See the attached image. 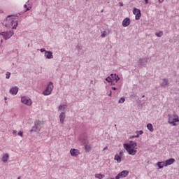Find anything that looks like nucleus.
I'll return each mask as SVG.
<instances>
[{
  "instance_id": "58836bf2",
  "label": "nucleus",
  "mask_w": 179,
  "mask_h": 179,
  "mask_svg": "<svg viewBox=\"0 0 179 179\" xmlns=\"http://www.w3.org/2000/svg\"><path fill=\"white\" fill-rule=\"evenodd\" d=\"M17 179H20V176L17 178Z\"/></svg>"
},
{
  "instance_id": "c03bdc74",
  "label": "nucleus",
  "mask_w": 179,
  "mask_h": 179,
  "mask_svg": "<svg viewBox=\"0 0 179 179\" xmlns=\"http://www.w3.org/2000/svg\"><path fill=\"white\" fill-rule=\"evenodd\" d=\"M111 179H114V178H111Z\"/></svg>"
},
{
  "instance_id": "6e6552de",
  "label": "nucleus",
  "mask_w": 179,
  "mask_h": 179,
  "mask_svg": "<svg viewBox=\"0 0 179 179\" xmlns=\"http://www.w3.org/2000/svg\"><path fill=\"white\" fill-rule=\"evenodd\" d=\"M124 151H120L119 154H116L114 157V160H116L117 163H121L122 162V157H124Z\"/></svg>"
},
{
  "instance_id": "37998d69",
  "label": "nucleus",
  "mask_w": 179,
  "mask_h": 179,
  "mask_svg": "<svg viewBox=\"0 0 179 179\" xmlns=\"http://www.w3.org/2000/svg\"><path fill=\"white\" fill-rule=\"evenodd\" d=\"M5 100H6V98H5Z\"/></svg>"
},
{
  "instance_id": "79ce46f5",
  "label": "nucleus",
  "mask_w": 179,
  "mask_h": 179,
  "mask_svg": "<svg viewBox=\"0 0 179 179\" xmlns=\"http://www.w3.org/2000/svg\"><path fill=\"white\" fill-rule=\"evenodd\" d=\"M37 127L36 126V129Z\"/></svg>"
},
{
  "instance_id": "393cba45",
  "label": "nucleus",
  "mask_w": 179,
  "mask_h": 179,
  "mask_svg": "<svg viewBox=\"0 0 179 179\" xmlns=\"http://www.w3.org/2000/svg\"><path fill=\"white\" fill-rule=\"evenodd\" d=\"M24 8L26 9V11L27 10H30V9H31V6H27V5H24Z\"/></svg>"
},
{
  "instance_id": "cd10ccee",
  "label": "nucleus",
  "mask_w": 179,
  "mask_h": 179,
  "mask_svg": "<svg viewBox=\"0 0 179 179\" xmlns=\"http://www.w3.org/2000/svg\"><path fill=\"white\" fill-rule=\"evenodd\" d=\"M6 75V79H9V78H10V73L7 72Z\"/></svg>"
},
{
  "instance_id": "39448f33",
  "label": "nucleus",
  "mask_w": 179,
  "mask_h": 179,
  "mask_svg": "<svg viewBox=\"0 0 179 179\" xmlns=\"http://www.w3.org/2000/svg\"><path fill=\"white\" fill-rule=\"evenodd\" d=\"M15 33L12 31L8 32H0V38H3L4 40H9Z\"/></svg>"
},
{
  "instance_id": "7c9ffc66",
  "label": "nucleus",
  "mask_w": 179,
  "mask_h": 179,
  "mask_svg": "<svg viewBox=\"0 0 179 179\" xmlns=\"http://www.w3.org/2000/svg\"><path fill=\"white\" fill-rule=\"evenodd\" d=\"M40 51H41V52H45L46 50L42 48L40 50Z\"/></svg>"
},
{
  "instance_id": "4c0bfd02",
  "label": "nucleus",
  "mask_w": 179,
  "mask_h": 179,
  "mask_svg": "<svg viewBox=\"0 0 179 179\" xmlns=\"http://www.w3.org/2000/svg\"><path fill=\"white\" fill-rule=\"evenodd\" d=\"M36 131V130L34 129V127L33 128V129H32V130H31V131Z\"/></svg>"
},
{
  "instance_id": "aec40b11",
  "label": "nucleus",
  "mask_w": 179,
  "mask_h": 179,
  "mask_svg": "<svg viewBox=\"0 0 179 179\" xmlns=\"http://www.w3.org/2000/svg\"><path fill=\"white\" fill-rule=\"evenodd\" d=\"M137 135L136 136H133L132 138H139V135H142L143 134V131L140 130L138 131H136Z\"/></svg>"
},
{
  "instance_id": "4be33fe9",
  "label": "nucleus",
  "mask_w": 179,
  "mask_h": 179,
  "mask_svg": "<svg viewBox=\"0 0 179 179\" xmlns=\"http://www.w3.org/2000/svg\"><path fill=\"white\" fill-rule=\"evenodd\" d=\"M66 109V105H62L59 107V111H65Z\"/></svg>"
},
{
  "instance_id": "412c9836",
  "label": "nucleus",
  "mask_w": 179,
  "mask_h": 179,
  "mask_svg": "<svg viewBox=\"0 0 179 179\" xmlns=\"http://www.w3.org/2000/svg\"><path fill=\"white\" fill-rule=\"evenodd\" d=\"M167 83H168L167 80L164 79V80H162V82L161 83V86L165 87L166 86H167Z\"/></svg>"
},
{
  "instance_id": "0eeeda50",
  "label": "nucleus",
  "mask_w": 179,
  "mask_h": 179,
  "mask_svg": "<svg viewBox=\"0 0 179 179\" xmlns=\"http://www.w3.org/2000/svg\"><path fill=\"white\" fill-rule=\"evenodd\" d=\"M110 76H112V78L108 77L106 78V82H108V83H110L113 80H115L116 82L120 80V77L117 76V74H111Z\"/></svg>"
},
{
  "instance_id": "f257e3e1",
  "label": "nucleus",
  "mask_w": 179,
  "mask_h": 179,
  "mask_svg": "<svg viewBox=\"0 0 179 179\" xmlns=\"http://www.w3.org/2000/svg\"><path fill=\"white\" fill-rule=\"evenodd\" d=\"M19 17L16 15H8L6 19V26L16 29L18 24Z\"/></svg>"
},
{
  "instance_id": "423d86ee",
  "label": "nucleus",
  "mask_w": 179,
  "mask_h": 179,
  "mask_svg": "<svg viewBox=\"0 0 179 179\" xmlns=\"http://www.w3.org/2000/svg\"><path fill=\"white\" fill-rule=\"evenodd\" d=\"M21 103H22V104H24L25 106H28L29 107H30V106L33 104V101H31V99L27 96H22L21 98Z\"/></svg>"
},
{
  "instance_id": "9d476101",
  "label": "nucleus",
  "mask_w": 179,
  "mask_h": 179,
  "mask_svg": "<svg viewBox=\"0 0 179 179\" xmlns=\"http://www.w3.org/2000/svg\"><path fill=\"white\" fill-rule=\"evenodd\" d=\"M129 174V171H123L117 174V176H115V179H120V178H125Z\"/></svg>"
},
{
  "instance_id": "f704fd0d",
  "label": "nucleus",
  "mask_w": 179,
  "mask_h": 179,
  "mask_svg": "<svg viewBox=\"0 0 179 179\" xmlns=\"http://www.w3.org/2000/svg\"><path fill=\"white\" fill-rule=\"evenodd\" d=\"M112 89H113V90H117V88L115 87H113Z\"/></svg>"
},
{
  "instance_id": "dca6fc26",
  "label": "nucleus",
  "mask_w": 179,
  "mask_h": 179,
  "mask_svg": "<svg viewBox=\"0 0 179 179\" xmlns=\"http://www.w3.org/2000/svg\"><path fill=\"white\" fill-rule=\"evenodd\" d=\"M9 159V155L8 154H5L1 159V162L3 163H6L8 162V159Z\"/></svg>"
},
{
  "instance_id": "9b49d317",
  "label": "nucleus",
  "mask_w": 179,
  "mask_h": 179,
  "mask_svg": "<svg viewBox=\"0 0 179 179\" xmlns=\"http://www.w3.org/2000/svg\"><path fill=\"white\" fill-rule=\"evenodd\" d=\"M70 155H71L73 157H76V156H79V155H80V152L79 150H78V149L71 148V149L70 150Z\"/></svg>"
},
{
  "instance_id": "f3484780",
  "label": "nucleus",
  "mask_w": 179,
  "mask_h": 179,
  "mask_svg": "<svg viewBox=\"0 0 179 179\" xmlns=\"http://www.w3.org/2000/svg\"><path fill=\"white\" fill-rule=\"evenodd\" d=\"M60 122L62 124H64V121H65V113H62L59 115Z\"/></svg>"
},
{
  "instance_id": "a211bd4d",
  "label": "nucleus",
  "mask_w": 179,
  "mask_h": 179,
  "mask_svg": "<svg viewBox=\"0 0 179 179\" xmlns=\"http://www.w3.org/2000/svg\"><path fill=\"white\" fill-rule=\"evenodd\" d=\"M157 165L158 166L159 169H163L164 166H166V162H158Z\"/></svg>"
},
{
  "instance_id": "1a4fd4ad",
  "label": "nucleus",
  "mask_w": 179,
  "mask_h": 179,
  "mask_svg": "<svg viewBox=\"0 0 179 179\" xmlns=\"http://www.w3.org/2000/svg\"><path fill=\"white\" fill-rule=\"evenodd\" d=\"M133 13L135 15L136 20H139L142 14L141 13V10L136 8H134L133 10Z\"/></svg>"
},
{
  "instance_id": "6ab92c4d",
  "label": "nucleus",
  "mask_w": 179,
  "mask_h": 179,
  "mask_svg": "<svg viewBox=\"0 0 179 179\" xmlns=\"http://www.w3.org/2000/svg\"><path fill=\"white\" fill-rule=\"evenodd\" d=\"M147 128L149 131H150V132H153L154 131V129H153V125L150 123H149L148 125H147Z\"/></svg>"
},
{
  "instance_id": "e433bc0d",
  "label": "nucleus",
  "mask_w": 179,
  "mask_h": 179,
  "mask_svg": "<svg viewBox=\"0 0 179 179\" xmlns=\"http://www.w3.org/2000/svg\"><path fill=\"white\" fill-rule=\"evenodd\" d=\"M164 0H159V2H163Z\"/></svg>"
},
{
  "instance_id": "2eb2a0df",
  "label": "nucleus",
  "mask_w": 179,
  "mask_h": 179,
  "mask_svg": "<svg viewBox=\"0 0 179 179\" xmlns=\"http://www.w3.org/2000/svg\"><path fill=\"white\" fill-rule=\"evenodd\" d=\"M45 57L48 59H52V58H54V56L52 55V53L50 51H45Z\"/></svg>"
},
{
  "instance_id": "a19ab883",
  "label": "nucleus",
  "mask_w": 179,
  "mask_h": 179,
  "mask_svg": "<svg viewBox=\"0 0 179 179\" xmlns=\"http://www.w3.org/2000/svg\"><path fill=\"white\" fill-rule=\"evenodd\" d=\"M143 97H145V95H143Z\"/></svg>"
},
{
  "instance_id": "72a5a7b5",
  "label": "nucleus",
  "mask_w": 179,
  "mask_h": 179,
  "mask_svg": "<svg viewBox=\"0 0 179 179\" xmlns=\"http://www.w3.org/2000/svg\"><path fill=\"white\" fill-rule=\"evenodd\" d=\"M119 4H120V6H124V3H119Z\"/></svg>"
},
{
  "instance_id": "4468645a",
  "label": "nucleus",
  "mask_w": 179,
  "mask_h": 179,
  "mask_svg": "<svg viewBox=\"0 0 179 179\" xmlns=\"http://www.w3.org/2000/svg\"><path fill=\"white\" fill-rule=\"evenodd\" d=\"M173 163H176V159L174 158L167 159L165 161V167H167V166H171Z\"/></svg>"
},
{
  "instance_id": "a878e982",
  "label": "nucleus",
  "mask_w": 179,
  "mask_h": 179,
  "mask_svg": "<svg viewBox=\"0 0 179 179\" xmlns=\"http://www.w3.org/2000/svg\"><path fill=\"white\" fill-rule=\"evenodd\" d=\"M85 151L89 152V150H90V149H91V147L89 145H86L85 146Z\"/></svg>"
},
{
  "instance_id": "b1692460",
  "label": "nucleus",
  "mask_w": 179,
  "mask_h": 179,
  "mask_svg": "<svg viewBox=\"0 0 179 179\" xmlns=\"http://www.w3.org/2000/svg\"><path fill=\"white\" fill-rule=\"evenodd\" d=\"M155 35L157 37H162V36H163V31L157 32Z\"/></svg>"
},
{
  "instance_id": "20e7f679",
  "label": "nucleus",
  "mask_w": 179,
  "mask_h": 179,
  "mask_svg": "<svg viewBox=\"0 0 179 179\" xmlns=\"http://www.w3.org/2000/svg\"><path fill=\"white\" fill-rule=\"evenodd\" d=\"M54 89V84L52 82H50L46 89L43 92L44 96H50L52 92Z\"/></svg>"
},
{
  "instance_id": "c756f323",
  "label": "nucleus",
  "mask_w": 179,
  "mask_h": 179,
  "mask_svg": "<svg viewBox=\"0 0 179 179\" xmlns=\"http://www.w3.org/2000/svg\"><path fill=\"white\" fill-rule=\"evenodd\" d=\"M18 136H21V138H23V131H20L18 132Z\"/></svg>"
},
{
  "instance_id": "c85d7f7f",
  "label": "nucleus",
  "mask_w": 179,
  "mask_h": 179,
  "mask_svg": "<svg viewBox=\"0 0 179 179\" xmlns=\"http://www.w3.org/2000/svg\"><path fill=\"white\" fill-rule=\"evenodd\" d=\"M124 101H125V98H120V99L119 100L118 103H124Z\"/></svg>"
},
{
  "instance_id": "f8f14e48",
  "label": "nucleus",
  "mask_w": 179,
  "mask_h": 179,
  "mask_svg": "<svg viewBox=\"0 0 179 179\" xmlns=\"http://www.w3.org/2000/svg\"><path fill=\"white\" fill-rule=\"evenodd\" d=\"M9 92L12 94V96H16L17 94V92H19V87H13L10 89Z\"/></svg>"
},
{
  "instance_id": "7ed1b4c3",
  "label": "nucleus",
  "mask_w": 179,
  "mask_h": 179,
  "mask_svg": "<svg viewBox=\"0 0 179 179\" xmlns=\"http://www.w3.org/2000/svg\"><path fill=\"white\" fill-rule=\"evenodd\" d=\"M168 122H169V124H171V125H173V127H177V124L176 122H179L178 115H169Z\"/></svg>"
},
{
  "instance_id": "ddd939ff",
  "label": "nucleus",
  "mask_w": 179,
  "mask_h": 179,
  "mask_svg": "<svg viewBox=\"0 0 179 179\" xmlns=\"http://www.w3.org/2000/svg\"><path fill=\"white\" fill-rule=\"evenodd\" d=\"M131 24V19L126 17L122 21L123 27H128Z\"/></svg>"
},
{
  "instance_id": "bb28decb",
  "label": "nucleus",
  "mask_w": 179,
  "mask_h": 179,
  "mask_svg": "<svg viewBox=\"0 0 179 179\" xmlns=\"http://www.w3.org/2000/svg\"><path fill=\"white\" fill-rule=\"evenodd\" d=\"M106 36H107V31H103L102 34H101V36L102 37H106Z\"/></svg>"
},
{
  "instance_id": "f03ea898",
  "label": "nucleus",
  "mask_w": 179,
  "mask_h": 179,
  "mask_svg": "<svg viewBox=\"0 0 179 179\" xmlns=\"http://www.w3.org/2000/svg\"><path fill=\"white\" fill-rule=\"evenodd\" d=\"M123 147L131 156H135L138 153V144L136 143H131L130 144L124 143L123 144Z\"/></svg>"
},
{
  "instance_id": "5701e85b",
  "label": "nucleus",
  "mask_w": 179,
  "mask_h": 179,
  "mask_svg": "<svg viewBox=\"0 0 179 179\" xmlns=\"http://www.w3.org/2000/svg\"><path fill=\"white\" fill-rule=\"evenodd\" d=\"M95 178L99 179H102V178H104V175L101 173H96L95 174Z\"/></svg>"
},
{
  "instance_id": "ea45409f",
  "label": "nucleus",
  "mask_w": 179,
  "mask_h": 179,
  "mask_svg": "<svg viewBox=\"0 0 179 179\" xmlns=\"http://www.w3.org/2000/svg\"><path fill=\"white\" fill-rule=\"evenodd\" d=\"M109 96H111V94H110Z\"/></svg>"
},
{
  "instance_id": "c9c22d12",
  "label": "nucleus",
  "mask_w": 179,
  "mask_h": 179,
  "mask_svg": "<svg viewBox=\"0 0 179 179\" xmlns=\"http://www.w3.org/2000/svg\"><path fill=\"white\" fill-rule=\"evenodd\" d=\"M145 3H148L149 0H145Z\"/></svg>"
},
{
  "instance_id": "2f4dec72",
  "label": "nucleus",
  "mask_w": 179,
  "mask_h": 179,
  "mask_svg": "<svg viewBox=\"0 0 179 179\" xmlns=\"http://www.w3.org/2000/svg\"><path fill=\"white\" fill-rule=\"evenodd\" d=\"M13 134H17V131L16 130H13Z\"/></svg>"
},
{
  "instance_id": "473e14b6",
  "label": "nucleus",
  "mask_w": 179,
  "mask_h": 179,
  "mask_svg": "<svg viewBox=\"0 0 179 179\" xmlns=\"http://www.w3.org/2000/svg\"><path fill=\"white\" fill-rule=\"evenodd\" d=\"M108 149V147L106 146V147H105V148H103V150H107Z\"/></svg>"
}]
</instances>
